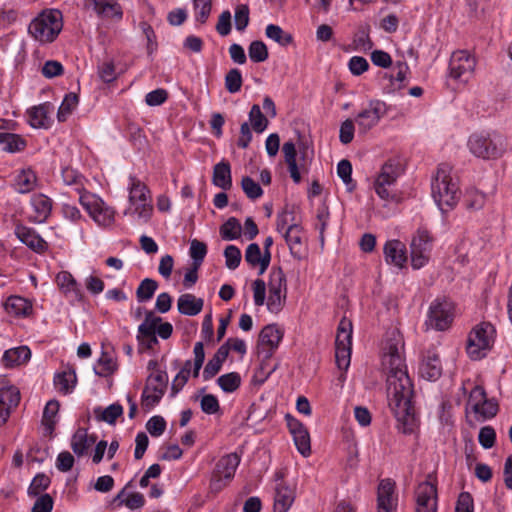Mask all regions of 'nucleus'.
<instances>
[{
	"label": "nucleus",
	"instance_id": "obj_33",
	"mask_svg": "<svg viewBox=\"0 0 512 512\" xmlns=\"http://www.w3.org/2000/svg\"><path fill=\"white\" fill-rule=\"evenodd\" d=\"M268 291L287 294L286 275L281 267H273L269 274Z\"/></svg>",
	"mask_w": 512,
	"mask_h": 512
},
{
	"label": "nucleus",
	"instance_id": "obj_49",
	"mask_svg": "<svg viewBox=\"0 0 512 512\" xmlns=\"http://www.w3.org/2000/svg\"><path fill=\"white\" fill-rule=\"evenodd\" d=\"M56 282L59 288L64 292H75L79 295L78 283L72 274L68 271H61L56 276Z\"/></svg>",
	"mask_w": 512,
	"mask_h": 512
},
{
	"label": "nucleus",
	"instance_id": "obj_7",
	"mask_svg": "<svg viewBox=\"0 0 512 512\" xmlns=\"http://www.w3.org/2000/svg\"><path fill=\"white\" fill-rule=\"evenodd\" d=\"M434 238L426 228H418L410 243L411 264L414 269L424 267L429 259Z\"/></svg>",
	"mask_w": 512,
	"mask_h": 512
},
{
	"label": "nucleus",
	"instance_id": "obj_19",
	"mask_svg": "<svg viewBox=\"0 0 512 512\" xmlns=\"http://www.w3.org/2000/svg\"><path fill=\"white\" fill-rule=\"evenodd\" d=\"M15 235L23 244L37 253H43L48 248L47 242L35 230L26 226H16Z\"/></svg>",
	"mask_w": 512,
	"mask_h": 512
},
{
	"label": "nucleus",
	"instance_id": "obj_17",
	"mask_svg": "<svg viewBox=\"0 0 512 512\" xmlns=\"http://www.w3.org/2000/svg\"><path fill=\"white\" fill-rule=\"evenodd\" d=\"M283 331L276 324L266 325L259 334V344L266 346L265 358L270 359L278 348L282 338Z\"/></svg>",
	"mask_w": 512,
	"mask_h": 512
},
{
	"label": "nucleus",
	"instance_id": "obj_44",
	"mask_svg": "<svg viewBox=\"0 0 512 512\" xmlns=\"http://www.w3.org/2000/svg\"><path fill=\"white\" fill-rule=\"evenodd\" d=\"M79 102L78 96L75 93L67 94L57 113V118L60 122H64L67 120L68 116L72 113V111L77 107Z\"/></svg>",
	"mask_w": 512,
	"mask_h": 512
},
{
	"label": "nucleus",
	"instance_id": "obj_6",
	"mask_svg": "<svg viewBox=\"0 0 512 512\" xmlns=\"http://www.w3.org/2000/svg\"><path fill=\"white\" fill-rule=\"evenodd\" d=\"M496 329L489 322H482L477 325L469 334L467 340V353L473 360L485 356L483 351L489 350L495 339Z\"/></svg>",
	"mask_w": 512,
	"mask_h": 512
},
{
	"label": "nucleus",
	"instance_id": "obj_64",
	"mask_svg": "<svg viewBox=\"0 0 512 512\" xmlns=\"http://www.w3.org/2000/svg\"><path fill=\"white\" fill-rule=\"evenodd\" d=\"M286 296V293L269 292L268 300L266 303L267 309L271 313H279L285 305Z\"/></svg>",
	"mask_w": 512,
	"mask_h": 512
},
{
	"label": "nucleus",
	"instance_id": "obj_11",
	"mask_svg": "<svg viewBox=\"0 0 512 512\" xmlns=\"http://www.w3.org/2000/svg\"><path fill=\"white\" fill-rule=\"evenodd\" d=\"M129 200L135 206L134 212L139 218L147 221L152 213V205L148 201V188L140 180L130 177Z\"/></svg>",
	"mask_w": 512,
	"mask_h": 512
},
{
	"label": "nucleus",
	"instance_id": "obj_54",
	"mask_svg": "<svg viewBox=\"0 0 512 512\" xmlns=\"http://www.w3.org/2000/svg\"><path fill=\"white\" fill-rule=\"evenodd\" d=\"M98 366V369L95 368V373L96 375L101 377H107L113 374L117 369L116 363L114 362L112 357L109 356L108 353L106 352H103L101 357L99 358Z\"/></svg>",
	"mask_w": 512,
	"mask_h": 512
},
{
	"label": "nucleus",
	"instance_id": "obj_20",
	"mask_svg": "<svg viewBox=\"0 0 512 512\" xmlns=\"http://www.w3.org/2000/svg\"><path fill=\"white\" fill-rule=\"evenodd\" d=\"M393 493L394 483L390 479L382 480L378 486L377 512H396Z\"/></svg>",
	"mask_w": 512,
	"mask_h": 512
},
{
	"label": "nucleus",
	"instance_id": "obj_3",
	"mask_svg": "<svg viewBox=\"0 0 512 512\" xmlns=\"http://www.w3.org/2000/svg\"><path fill=\"white\" fill-rule=\"evenodd\" d=\"M63 28V16L57 9L45 10L31 21L30 35L43 43L53 42Z\"/></svg>",
	"mask_w": 512,
	"mask_h": 512
},
{
	"label": "nucleus",
	"instance_id": "obj_48",
	"mask_svg": "<svg viewBox=\"0 0 512 512\" xmlns=\"http://www.w3.org/2000/svg\"><path fill=\"white\" fill-rule=\"evenodd\" d=\"M249 121L256 133H262L268 126V119L261 112L260 106L254 104L249 112Z\"/></svg>",
	"mask_w": 512,
	"mask_h": 512
},
{
	"label": "nucleus",
	"instance_id": "obj_40",
	"mask_svg": "<svg viewBox=\"0 0 512 512\" xmlns=\"http://www.w3.org/2000/svg\"><path fill=\"white\" fill-rule=\"evenodd\" d=\"M71 448L78 456H84L89 450V443L87 442V429L79 428L73 434L71 439Z\"/></svg>",
	"mask_w": 512,
	"mask_h": 512
},
{
	"label": "nucleus",
	"instance_id": "obj_59",
	"mask_svg": "<svg viewBox=\"0 0 512 512\" xmlns=\"http://www.w3.org/2000/svg\"><path fill=\"white\" fill-rule=\"evenodd\" d=\"M225 264L230 270H235L241 262V251L235 245H228L224 250Z\"/></svg>",
	"mask_w": 512,
	"mask_h": 512
},
{
	"label": "nucleus",
	"instance_id": "obj_51",
	"mask_svg": "<svg viewBox=\"0 0 512 512\" xmlns=\"http://www.w3.org/2000/svg\"><path fill=\"white\" fill-rule=\"evenodd\" d=\"M248 54L251 61L255 63L264 62L269 57L267 46L264 42L259 40H255L250 43Z\"/></svg>",
	"mask_w": 512,
	"mask_h": 512
},
{
	"label": "nucleus",
	"instance_id": "obj_21",
	"mask_svg": "<svg viewBox=\"0 0 512 512\" xmlns=\"http://www.w3.org/2000/svg\"><path fill=\"white\" fill-rule=\"evenodd\" d=\"M20 401V392L14 387H3L0 389V418L5 423L13 407H16Z\"/></svg>",
	"mask_w": 512,
	"mask_h": 512
},
{
	"label": "nucleus",
	"instance_id": "obj_13",
	"mask_svg": "<svg viewBox=\"0 0 512 512\" xmlns=\"http://www.w3.org/2000/svg\"><path fill=\"white\" fill-rule=\"evenodd\" d=\"M386 104L380 100H371L368 107L359 112L355 118L360 133H367L375 127L386 114Z\"/></svg>",
	"mask_w": 512,
	"mask_h": 512
},
{
	"label": "nucleus",
	"instance_id": "obj_1",
	"mask_svg": "<svg viewBox=\"0 0 512 512\" xmlns=\"http://www.w3.org/2000/svg\"><path fill=\"white\" fill-rule=\"evenodd\" d=\"M383 350L382 365L387 370L389 406L397 419L398 430L403 434H411L417 426V417L412 402L413 384L398 345L388 341Z\"/></svg>",
	"mask_w": 512,
	"mask_h": 512
},
{
	"label": "nucleus",
	"instance_id": "obj_37",
	"mask_svg": "<svg viewBox=\"0 0 512 512\" xmlns=\"http://www.w3.org/2000/svg\"><path fill=\"white\" fill-rule=\"evenodd\" d=\"M5 308L8 313L15 316H27L32 310L31 305L22 297L12 296L6 301Z\"/></svg>",
	"mask_w": 512,
	"mask_h": 512
},
{
	"label": "nucleus",
	"instance_id": "obj_25",
	"mask_svg": "<svg viewBox=\"0 0 512 512\" xmlns=\"http://www.w3.org/2000/svg\"><path fill=\"white\" fill-rule=\"evenodd\" d=\"M229 355L228 343L221 345L214 356L207 362L203 370V379L209 380L213 378L221 369L222 364L226 361Z\"/></svg>",
	"mask_w": 512,
	"mask_h": 512
},
{
	"label": "nucleus",
	"instance_id": "obj_10",
	"mask_svg": "<svg viewBox=\"0 0 512 512\" xmlns=\"http://www.w3.org/2000/svg\"><path fill=\"white\" fill-rule=\"evenodd\" d=\"M476 66L475 58L468 51L453 52L449 62V75L455 80L467 82Z\"/></svg>",
	"mask_w": 512,
	"mask_h": 512
},
{
	"label": "nucleus",
	"instance_id": "obj_63",
	"mask_svg": "<svg viewBox=\"0 0 512 512\" xmlns=\"http://www.w3.org/2000/svg\"><path fill=\"white\" fill-rule=\"evenodd\" d=\"M194 9L198 12L196 14V20L201 24H204L212 9V0H193Z\"/></svg>",
	"mask_w": 512,
	"mask_h": 512
},
{
	"label": "nucleus",
	"instance_id": "obj_55",
	"mask_svg": "<svg viewBox=\"0 0 512 512\" xmlns=\"http://www.w3.org/2000/svg\"><path fill=\"white\" fill-rule=\"evenodd\" d=\"M50 483L51 480L47 475L44 473L37 474L28 488V495L33 497L40 495L49 487Z\"/></svg>",
	"mask_w": 512,
	"mask_h": 512
},
{
	"label": "nucleus",
	"instance_id": "obj_2",
	"mask_svg": "<svg viewBox=\"0 0 512 512\" xmlns=\"http://www.w3.org/2000/svg\"><path fill=\"white\" fill-rule=\"evenodd\" d=\"M451 173L449 164H440L431 185L432 197L442 212L452 209L460 198L458 182Z\"/></svg>",
	"mask_w": 512,
	"mask_h": 512
},
{
	"label": "nucleus",
	"instance_id": "obj_8",
	"mask_svg": "<svg viewBox=\"0 0 512 512\" xmlns=\"http://www.w3.org/2000/svg\"><path fill=\"white\" fill-rule=\"evenodd\" d=\"M335 358L339 369L347 370L350 365L352 346V323L350 320L341 319L335 340Z\"/></svg>",
	"mask_w": 512,
	"mask_h": 512
},
{
	"label": "nucleus",
	"instance_id": "obj_57",
	"mask_svg": "<svg viewBox=\"0 0 512 512\" xmlns=\"http://www.w3.org/2000/svg\"><path fill=\"white\" fill-rule=\"evenodd\" d=\"M297 450L303 455L308 456L311 452L310 436L305 428L292 434Z\"/></svg>",
	"mask_w": 512,
	"mask_h": 512
},
{
	"label": "nucleus",
	"instance_id": "obj_29",
	"mask_svg": "<svg viewBox=\"0 0 512 512\" xmlns=\"http://www.w3.org/2000/svg\"><path fill=\"white\" fill-rule=\"evenodd\" d=\"M31 358V351L27 346H19L6 350L2 361L5 367H14L26 363Z\"/></svg>",
	"mask_w": 512,
	"mask_h": 512
},
{
	"label": "nucleus",
	"instance_id": "obj_22",
	"mask_svg": "<svg viewBox=\"0 0 512 512\" xmlns=\"http://www.w3.org/2000/svg\"><path fill=\"white\" fill-rule=\"evenodd\" d=\"M384 256L388 264L402 268L407 261L406 246L400 240L387 241L384 246Z\"/></svg>",
	"mask_w": 512,
	"mask_h": 512
},
{
	"label": "nucleus",
	"instance_id": "obj_28",
	"mask_svg": "<svg viewBox=\"0 0 512 512\" xmlns=\"http://www.w3.org/2000/svg\"><path fill=\"white\" fill-rule=\"evenodd\" d=\"M204 301L195 295L186 293L182 294L177 301L179 313L187 316H195L202 311Z\"/></svg>",
	"mask_w": 512,
	"mask_h": 512
},
{
	"label": "nucleus",
	"instance_id": "obj_36",
	"mask_svg": "<svg viewBox=\"0 0 512 512\" xmlns=\"http://www.w3.org/2000/svg\"><path fill=\"white\" fill-rule=\"evenodd\" d=\"M60 404L57 400H50L44 407L42 424L48 434H52L55 429L56 416L59 411Z\"/></svg>",
	"mask_w": 512,
	"mask_h": 512
},
{
	"label": "nucleus",
	"instance_id": "obj_30",
	"mask_svg": "<svg viewBox=\"0 0 512 512\" xmlns=\"http://www.w3.org/2000/svg\"><path fill=\"white\" fill-rule=\"evenodd\" d=\"M31 204L36 213L35 220L44 222L51 213L52 200L43 194H36L32 197Z\"/></svg>",
	"mask_w": 512,
	"mask_h": 512
},
{
	"label": "nucleus",
	"instance_id": "obj_56",
	"mask_svg": "<svg viewBox=\"0 0 512 512\" xmlns=\"http://www.w3.org/2000/svg\"><path fill=\"white\" fill-rule=\"evenodd\" d=\"M189 253L193 260L192 264L195 266H201L207 254V246L204 242L193 239L191 240Z\"/></svg>",
	"mask_w": 512,
	"mask_h": 512
},
{
	"label": "nucleus",
	"instance_id": "obj_50",
	"mask_svg": "<svg viewBox=\"0 0 512 512\" xmlns=\"http://www.w3.org/2000/svg\"><path fill=\"white\" fill-rule=\"evenodd\" d=\"M337 174L345 183L347 190L352 192L356 188V183L353 181L352 165L349 160L343 159L337 165Z\"/></svg>",
	"mask_w": 512,
	"mask_h": 512
},
{
	"label": "nucleus",
	"instance_id": "obj_12",
	"mask_svg": "<svg viewBox=\"0 0 512 512\" xmlns=\"http://www.w3.org/2000/svg\"><path fill=\"white\" fill-rule=\"evenodd\" d=\"M469 403L474 413L483 419L494 418L499 411V404L494 398H487L486 391L482 386H475L469 395Z\"/></svg>",
	"mask_w": 512,
	"mask_h": 512
},
{
	"label": "nucleus",
	"instance_id": "obj_18",
	"mask_svg": "<svg viewBox=\"0 0 512 512\" xmlns=\"http://www.w3.org/2000/svg\"><path fill=\"white\" fill-rule=\"evenodd\" d=\"M84 7L101 18H122L121 6L115 0H85Z\"/></svg>",
	"mask_w": 512,
	"mask_h": 512
},
{
	"label": "nucleus",
	"instance_id": "obj_32",
	"mask_svg": "<svg viewBox=\"0 0 512 512\" xmlns=\"http://www.w3.org/2000/svg\"><path fill=\"white\" fill-rule=\"evenodd\" d=\"M36 181V175L31 169H23L15 178V190L21 194L29 193L34 189Z\"/></svg>",
	"mask_w": 512,
	"mask_h": 512
},
{
	"label": "nucleus",
	"instance_id": "obj_31",
	"mask_svg": "<svg viewBox=\"0 0 512 512\" xmlns=\"http://www.w3.org/2000/svg\"><path fill=\"white\" fill-rule=\"evenodd\" d=\"M26 141L18 134L0 132V148L9 153L22 151Z\"/></svg>",
	"mask_w": 512,
	"mask_h": 512
},
{
	"label": "nucleus",
	"instance_id": "obj_53",
	"mask_svg": "<svg viewBox=\"0 0 512 512\" xmlns=\"http://www.w3.org/2000/svg\"><path fill=\"white\" fill-rule=\"evenodd\" d=\"M243 79L240 70L230 69L225 76V88L229 93H237L242 87Z\"/></svg>",
	"mask_w": 512,
	"mask_h": 512
},
{
	"label": "nucleus",
	"instance_id": "obj_45",
	"mask_svg": "<svg viewBox=\"0 0 512 512\" xmlns=\"http://www.w3.org/2000/svg\"><path fill=\"white\" fill-rule=\"evenodd\" d=\"M192 362L186 360L182 369L178 372L172 382L171 395L175 396L187 383L191 374Z\"/></svg>",
	"mask_w": 512,
	"mask_h": 512
},
{
	"label": "nucleus",
	"instance_id": "obj_43",
	"mask_svg": "<svg viewBox=\"0 0 512 512\" xmlns=\"http://www.w3.org/2000/svg\"><path fill=\"white\" fill-rule=\"evenodd\" d=\"M241 229L238 219L231 217L220 227V235L224 240H235L241 236Z\"/></svg>",
	"mask_w": 512,
	"mask_h": 512
},
{
	"label": "nucleus",
	"instance_id": "obj_9",
	"mask_svg": "<svg viewBox=\"0 0 512 512\" xmlns=\"http://www.w3.org/2000/svg\"><path fill=\"white\" fill-rule=\"evenodd\" d=\"M454 317V305L445 298H436L430 305L427 324L436 330L447 329Z\"/></svg>",
	"mask_w": 512,
	"mask_h": 512
},
{
	"label": "nucleus",
	"instance_id": "obj_60",
	"mask_svg": "<svg viewBox=\"0 0 512 512\" xmlns=\"http://www.w3.org/2000/svg\"><path fill=\"white\" fill-rule=\"evenodd\" d=\"M98 76L105 83H111L117 78L114 62L104 61L98 65Z\"/></svg>",
	"mask_w": 512,
	"mask_h": 512
},
{
	"label": "nucleus",
	"instance_id": "obj_23",
	"mask_svg": "<svg viewBox=\"0 0 512 512\" xmlns=\"http://www.w3.org/2000/svg\"><path fill=\"white\" fill-rule=\"evenodd\" d=\"M284 238L289 246L291 255L294 258L301 259L304 250L301 226L297 223H291L284 233Z\"/></svg>",
	"mask_w": 512,
	"mask_h": 512
},
{
	"label": "nucleus",
	"instance_id": "obj_4",
	"mask_svg": "<svg viewBox=\"0 0 512 512\" xmlns=\"http://www.w3.org/2000/svg\"><path fill=\"white\" fill-rule=\"evenodd\" d=\"M469 151L482 159L500 158L506 151V141L498 133H474L468 139Z\"/></svg>",
	"mask_w": 512,
	"mask_h": 512
},
{
	"label": "nucleus",
	"instance_id": "obj_46",
	"mask_svg": "<svg viewBox=\"0 0 512 512\" xmlns=\"http://www.w3.org/2000/svg\"><path fill=\"white\" fill-rule=\"evenodd\" d=\"M217 384L226 393H232L236 391L241 385V377L237 372H230L221 375L217 379Z\"/></svg>",
	"mask_w": 512,
	"mask_h": 512
},
{
	"label": "nucleus",
	"instance_id": "obj_15",
	"mask_svg": "<svg viewBox=\"0 0 512 512\" xmlns=\"http://www.w3.org/2000/svg\"><path fill=\"white\" fill-rule=\"evenodd\" d=\"M416 512H437L436 485L425 481L418 485L416 492Z\"/></svg>",
	"mask_w": 512,
	"mask_h": 512
},
{
	"label": "nucleus",
	"instance_id": "obj_24",
	"mask_svg": "<svg viewBox=\"0 0 512 512\" xmlns=\"http://www.w3.org/2000/svg\"><path fill=\"white\" fill-rule=\"evenodd\" d=\"M295 499L293 488L281 482L275 488L274 512H287Z\"/></svg>",
	"mask_w": 512,
	"mask_h": 512
},
{
	"label": "nucleus",
	"instance_id": "obj_58",
	"mask_svg": "<svg viewBox=\"0 0 512 512\" xmlns=\"http://www.w3.org/2000/svg\"><path fill=\"white\" fill-rule=\"evenodd\" d=\"M29 123L34 128H41L45 126L47 120V109L44 105H39L31 108L28 111Z\"/></svg>",
	"mask_w": 512,
	"mask_h": 512
},
{
	"label": "nucleus",
	"instance_id": "obj_34",
	"mask_svg": "<svg viewBox=\"0 0 512 512\" xmlns=\"http://www.w3.org/2000/svg\"><path fill=\"white\" fill-rule=\"evenodd\" d=\"M123 414V407L114 403L102 409L101 407H97L94 409V415L98 421L106 422L110 425L115 424L118 417Z\"/></svg>",
	"mask_w": 512,
	"mask_h": 512
},
{
	"label": "nucleus",
	"instance_id": "obj_26",
	"mask_svg": "<svg viewBox=\"0 0 512 512\" xmlns=\"http://www.w3.org/2000/svg\"><path fill=\"white\" fill-rule=\"evenodd\" d=\"M239 463L240 458L236 453L227 454L218 460L212 472L233 479Z\"/></svg>",
	"mask_w": 512,
	"mask_h": 512
},
{
	"label": "nucleus",
	"instance_id": "obj_62",
	"mask_svg": "<svg viewBox=\"0 0 512 512\" xmlns=\"http://www.w3.org/2000/svg\"><path fill=\"white\" fill-rule=\"evenodd\" d=\"M234 21L238 31H243L248 26L249 7L246 4H240L235 8Z\"/></svg>",
	"mask_w": 512,
	"mask_h": 512
},
{
	"label": "nucleus",
	"instance_id": "obj_52",
	"mask_svg": "<svg viewBox=\"0 0 512 512\" xmlns=\"http://www.w3.org/2000/svg\"><path fill=\"white\" fill-rule=\"evenodd\" d=\"M241 187L245 195L251 200L258 199L263 195L261 186L249 176L242 178Z\"/></svg>",
	"mask_w": 512,
	"mask_h": 512
},
{
	"label": "nucleus",
	"instance_id": "obj_14",
	"mask_svg": "<svg viewBox=\"0 0 512 512\" xmlns=\"http://www.w3.org/2000/svg\"><path fill=\"white\" fill-rule=\"evenodd\" d=\"M81 205L88 211L90 216L102 226H108L114 219V211L106 206L100 198L94 195H81L79 199Z\"/></svg>",
	"mask_w": 512,
	"mask_h": 512
},
{
	"label": "nucleus",
	"instance_id": "obj_5",
	"mask_svg": "<svg viewBox=\"0 0 512 512\" xmlns=\"http://www.w3.org/2000/svg\"><path fill=\"white\" fill-rule=\"evenodd\" d=\"M402 172L403 167L398 159H389L382 165L381 171L374 181L375 192L381 199L390 201L396 198L392 187Z\"/></svg>",
	"mask_w": 512,
	"mask_h": 512
},
{
	"label": "nucleus",
	"instance_id": "obj_35",
	"mask_svg": "<svg viewBox=\"0 0 512 512\" xmlns=\"http://www.w3.org/2000/svg\"><path fill=\"white\" fill-rule=\"evenodd\" d=\"M245 261L252 267L259 265V275H262L269 265L264 264V253H261V249L257 243H251L247 246L245 251Z\"/></svg>",
	"mask_w": 512,
	"mask_h": 512
},
{
	"label": "nucleus",
	"instance_id": "obj_61",
	"mask_svg": "<svg viewBox=\"0 0 512 512\" xmlns=\"http://www.w3.org/2000/svg\"><path fill=\"white\" fill-rule=\"evenodd\" d=\"M478 441L484 449H490L495 445L496 432L492 426H484L480 429Z\"/></svg>",
	"mask_w": 512,
	"mask_h": 512
},
{
	"label": "nucleus",
	"instance_id": "obj_39",
	"mask_svg": "<svg viewBox=\"0 0 512 512\" xmlns=\"http://www.w3.org/2000/svg\"><path fill=\"white\" fill-rule=\"evenodd\" d=\"M266 36L277 42L279 45L286 47L293 42V36L292 34L284 31L280 26L275 24H269L267 25L265 29Z\"/></svg>",
	"mask_w": 512,
	"mask_h": 512
},
{
	"label": "nucleus",
	"instance_id": "obj_38",
	"mask_svg": "<svg viewBox=\"0 0 512 512\" xmlns=\"http://www.w3.org/2000/svg\"><path fill=\"white\" fill-rule=\"evenodd\" d=\"M397 74L396 77L388 76L387 73H384L383 80H388L390 82V86H385L384 89L386 92L391 93L396 89L402 88V83L406 79V73L408 71V65L405 62H397L396 63Z\"/></svg>",
	"mask_w": 512,
	"mask_h": 512
},
{
	"label": "nucleus",
	"instance_id": "obj_16",
	"mask_svg": "<svg viewBox=\"0 0 512 512\" xmlns=\"http://www.w3.org/2000/svg\"><path fill=\"white\" fill-rule=\"evenodd\" d=\"M442 363L435 350H427L419 367V374L428 381H436L442 375Z\"/></svg>",
	"mask_w": 512,
	"mask_h": 512
},
{
	"label": "nucleus",
	"instance_id": "obj_27",
	"mask_svg": "<svg viewBox=\"0 0 512 512\" xmlns=\"http://www.w3.org/2000/svg\"><path fill=\"white\" fill-rule=\"evenodd\" d=\"M212 183L223 190L232 187L231 166L227 161H221L213 167Z\"/></svg>",
	"mask_w": 512,
	"mask_h": 512
},
{
	"label": "nucleus",
	"instance_id": "obj_41",
	"mask_svg": "<svg viewBox=\"0 0 512 512\" xmlns=\"http://www.w3.org/2000/svg\"><path fill=\"white\" fill-rule=\"evenodd\" d=\"M158 288L156 280L145 278L142 280L136 289V297L138 302H146L150 300Z\"/></svg>",
	"mask_w": 512,
	"mask_h": 512
},
{
	"label": "nucleus",
	"instance_id": "obj_47",
	"mask_svg": "<svg viewBox=\"0 0 512 512\" xmlns=\"http://www.w3.org/2000/svg\"><path fill=\"white\" fill-rule=\"evenodd\" d=\"M168 384V375L164 371H158L156 374H152L147 379V389H151L152 392H158L159 394H165Z\"/></svg>",
	"mask_w": 512,
	"mask_h": 512
},
{
	"label": "nucleus",
	"instance_id": "obj_42",
	"mask_svg": "<svg viewBox=\"0 0 512 512\" xmlns=\"http://www.w3.org/2000/svg\"><path fill=\"white\" fill-rule=\"evenodd\" d=\"M76 383V374L74 370H67L56 374L54 384L59 391L68 393Z\"/></svg>",
	"mask_w": 512,
	"mask_h": 512
}]
</instances>
